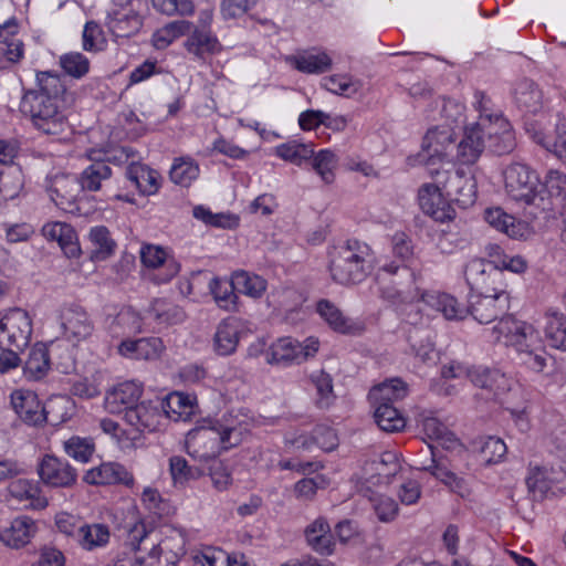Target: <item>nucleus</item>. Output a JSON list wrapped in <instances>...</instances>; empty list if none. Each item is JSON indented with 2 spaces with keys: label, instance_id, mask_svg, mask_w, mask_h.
Returning <instances> with one entry per match:
<instances>
[{
  "label": "nucleus",
  "instance_id": "f257e3e1",
  "mask_svg": "<svg viewBox=\"0 0 566 566\" xmlns=\"http://www.w3.org/2000/svg\"><path fill=\"white\" fill-rule=\"evenodd\" d=\"M64 91L59 74L50 71L38 72L36 88L23 93L19 111L39 132L45 135H61L69 128L62 101Z\"/></svg>",
  "mask_w": 566,
  "mask_h": 566
},
{
  "label": "nucleus",
  "instance_id": "f03ea898",
  "mask_svg": "<svg viewBox=\"0 0 566 566\" xmlns=\"http://www.w3.org/2000/svg\"><path fill=\"white\" fill-rule=\"evenodd\" d=\"M249 433L247 424L226 420L211 427H200L190 430L186 438L189 455L200 461L216 458L222 451L239 446Z\"/></svg>",
  "mask_w": 566,
  "mask_h": 566
},
{
  "label": "nucleus",
  "instance_id": "7ed1b4c3",
  "mask_svg": "<svg viewBox=\"0 0 566 566\" xmlns=\"http://www.w3.org/2000/svg\"><path fill=\"white\" fill-rule=\"evenodd\" d=\"M504 189L510 199L525 209L533 217L552 208L546 199L538 174L530 166L513 163L503 170Z\"/></svg>",
  "mask_w": 566,
  "mask_h": 566
},
{
  "label": "nucleus",
  "instance_id": "20e7f679",
  "mask_svg": "<svg viewBox=\"0 0 566 566\" xmlns=\"http://www.w3.org/2000/svg\"><path fill=\"white\" fill-rule=\"evenodd\" d=\"M373 269L370 247L358 240H347L329 253L328 270L334 282L342 285L363 282Z\"/></svg>",
  "mask_w": 566,
  "mask_h": 566
},
{
  "label": "nucleus",
  "instance_id": "39448f33",
  "mask_svg": "<svg viewBox=\"0 0 566 566\" xmlns=\"http://www.w3.org/2000/svg\"><path fill=\"white\" fill-rule=\"evenodd\" d=\"M474 108L479 112L474 126L484 135L488 147L497 155L510 153L515 147V137L510 122L495 108L483 92L474 93Z\"/></svg>",
  "mask_w": 566,
  "mask_h": 566
},
{
  "label": "nucleus",
  "instance_id": "423d86ee",
  "mask_svg": "<svg viewBox=\"0 0 566 566\" xmlns=\"http://www.w3.org/2000/svg\"><path fill=\"white\" fill-rule=\"evenodd\" d=\"M27 472L28 467L23 461L13 457H0V484L9 482L6 489L7 500L27 509H45L49 503L39 482L21 478Z\"/></svg>",
  "mask_w": 566,
  "mask_h": 566
},
{
  "label": "nucleus",
  "instance_id": "0eeeda50",
  "mask_svg": "<svg viewBox=\"0 0 566 566\" xmlns=\"http://www.w3.org/2000/svg\"><path fill=\"white\" fill-rule=\"evenodd\" d=\"M492 337L495 342L512 347L516 353L538 346L542 340L537 328L512 315L501 317V319L491 328Z\"/></svg>",
  "mask_w": 566,
  "mask_h": 566
},
{
  "label": "nucleus",
  "instance_id": "6e6552de",
  "mask_svg": "<svg viewBox=\"0 0 566 566\" xmlns=\"http://www.w3.org/2000/svg\"><path fill=\"white\" fill-rule=\"evenodd\" d=\"M32 318L22 308L0 312V348L24 349L32 335Z\"/></svg>",
  "mask_w": 566,
  "mask_h": 566
},
{
  "label": "nucleus",
  "instance_id": "1a4fd4ad",
  "mask_svg": "<svg viewBox=\"0 0 566 566\" xmlns=\"http://www.w3.org/2000/svg\"><path fill=\"white\" fill-rule=\"evenodd\" d=\"M429 174L461 208L465 209L475 202L476 181L471 172L457 169L452 174H447L430 168Z\"/></svg>",
  "mask_w": 566,
  "mask_h": 566
},
{
  "label": "nucleus",
  "instance_id": "9d476101",
  "mask_svg": "<svg viewBox=\"0 0 566 566\" xmlns=\"http://www.w3.org/2000/svg\"><path fill=\"white\" fill-rule=\"evenodd\" d=\"M510 308V294L505 286L493 287V292L471 296L468 312L481 324H489Z\"/></svg>",
  "mask_w": 566,
  "mask_h": 566
},
{
  "label": "nucleus",
  "instance_id": "9b49d317",
  "mask_svg": "<svg viewBox=\"0 0 566 566\" xmlns=\"http://www.w3.org/2000/svg\"><path fill=\"white\" fill-rule=\"evenodd\" d=\"M186 543L184 530L169 527L164 539L149 551L146 566H175L186 552Z\"/></svg>",
  "mask_w": 566,
  "mask_h": 566
},
{
  "label": "nucleus",
  "instance_id": "f8f14e48",
  "mask_svg": "<svg viewBox=\"0 0 566 566\" xmlns=\"http://www.w3.org/2000/svg\"><path fill=\"white\" fill-rule=\"evenodd\" d=\"M44 187L56 207L66 212H73L76 209L81 187L75 176L67 174L48 176Z\"/></svg>",
  "mask_w": 566,
  "mask_h": 566
},
{
  "label": "nucleus",
  "instance_id": "ddd939ff",
  "mask_svg": "<svg viewBox=\"0 0 566 566\" xmlns=\"http://www.w3.org/2000/svg\"><path fill=\"white\" fill-rule=\"evenodd\" d=\"M464 275L471 290L478 293L493 292V287L505 286L503 272L483 259L471 260L465 266Z\"/></svg>",
  "mask_w": 566,
  "mask_h": 566
},
{
  "label": "nucleus",
  "instance_id": "4468645a",
  "mask_svg": "<svg viewBox=\"0 0 566 566\" xmlns=\"http://www.w3.org/2000/svg\"><path fill=\"white\" fill-rule=\"evenodd\" d=\"M40 480L52 488H70L77 479L76 470L66 461L45 454L38 464Z\"/></svg>",
  "mask_w": 566,
  "mask_h": 566
},
{
  "label": "nucleus",
  "instance_id": "2eb2a0df",
  "mask_svg": "<svg viewBox=\"0 0 566 566\" xmlns=\"http://www.w3.org/2000/svg\"><path fill=\"white\" fill-rule=\"evenodd\" d=\"M60 326L64 337L73 345L86 339L94 325L86 311L80 306H66L60 312Z\"/></svg>",
  "mask_w": 566,
  "mask_h": 566
},
{
  "label": "nucleus",
  "instance_id": "dca6fc26",
  "mask_svg": "<svg viewBox=\"0 0 566 566\" xmlns=\"http://www.w3.org/2000/svg\"><path fill=\"white\" fill-rule=\"evenodd\" d=\"M401 469L400 462L395 453L385 452L377 460L366 464L360 478L359 486H382L388 485Z\"/></svg>",
  "mask_w": 566,
  "mask_h": 566
},
{
  "label": "nucleus",
  "instance_id": "f3484780",
  "mask_svg": "<svg viewBox=\"0 0 566 566\" xmlns=\"http://www.w3.org/2000/svg\"><path fill=\"white\" fill-rule=\"evenodd\" d=\"M484 219L492 228L511 239L527 240L533 235V228L528 222L516 219L500 207L486 209Z\"/></svg>",
  "mask_w": 566,
  "mask_h": 566
},
{
  "label": "nucleus",
  "instance_id": "a211bd4d",
  "mask_svg": "<svg viewBox=\"0 0 566 566\" xmlns=\"http://www.w3.org/2000/svg\"><path fill=\"white\" fill-rule=\"evenodd\" d=\"M84 481L92 485L122 484L132 488L134 475L119 462H103L86 471Z\"/></svg>",
  "mask_w": 566,
  "mask_h": 566
},
{
  "label": "nucleus",
  "instance_id": "6ab92c4d",
  "mask_svg": "<svg viewBox=\"0 0 566 566\" xmlns=\"http://www.w3.org/2000/svg\"><path fill=\"white\" fill-rule=\"evenodd\" d=\"M10 398L14 412L27 424L39 426L46 420L44 408L32 390L17 389Z\"/></svg>",
  "mask_w": 566,
  "mask_h": 566
},
{
  "label": "nucleus",
  "instance_id": "aec40b11",
  "mask_svg": "<svg viewBox=\"0 0 566 566\" xmlns=\"http://www.w3.org/2000/svg\"><path fill=\"white\" fill-rule=\"evenodd\" d=\"M441 185L426 184L419 190V205L421 210L437 221L451 220L454 210L444 199Z\"/></svg>",
  "mask_w": 566,
  "mask_h": 566
},
{
  "label": "nucleus",
  "instance_id": "412c9836",
  "mask_svg": "<svg viewBox=\"0 0 566 566\" xmlns=\"http://www.w3.org/2000/svg\"><path fill=\"white\" fill-rule=\"evenodd\" d=\"M18 31L19 25L14 18L0 24V69H8L20 62L24 55L23 42L17 38Z\"/></svg>",
  "mask_w": 566,
  "mask_h": 566
},
{
  "label": "nucleus",
  "instance_id": "4be33fe9",
  "mask_svg": "<svg viewBox=\"0 0 566 566\" xmlns=\"http://www.w3.org/2000/svg\"><path fill=\"white\" fill-rule=\"evenodd\" d=\"M244 329V323L238 317L222 319L213 336V350L220 356H229L237 350Z\"/></svg>",
  "mask_w": 566,
  "mask_h": 566
},
{
  "label": "nucleus",
  "instance_id": "5701e85b",
  "mask_svg": "<svg viewBox=\"0 0 566 566\" xmlns=\"http://www.w3.org/2000/svg\"><path fill=\"white\" fill-rule=\"evenodd\" d=\"M142 263L148 269L164 268L165 274L158 279L164 283L170 281L180 271V264L160 245L146 243L139 251Z\"/></svg>",
  "mask_w": 566,
  "mask_h": 566
},
{
  "label": "nucleus",
  "instance_id": "b1692460",
  "mask_svg": "<svg viewBox=\"0 0 566 566\" xmlns=\"http://www.w3.org/2000/svg\"><path fill=\"white\" fill-rule=\"evenodd\" d=\"M290 65L304 74H322L332 69L333 59L319 48L298 51L286 60Z\"/></svg>",
  "mask_w": 566,
  "mask_h": 566
},
{
  "label": "nucleus",
  "instance_id": "393cba45",
  "mask_svg": "<svg viewBox=\"0 0 566 566\" xmlns=\"http://www.w3.org/2000/svg\"><path fill=\"white\" fill-rule=\"evenodd\" d=\"M143 387L136 381H125L109 390L104 399V407L109 413L126 412L130 407H135L140 398Z\"/></svg>",
  "mask_w": 566,
  "mask_h": 566
},
{
  "label": "nucleus",
  "instance_id": "a878e982",
  "mask_svg": "<svg viewBox=\"0 0 566 566\" xmlns=\"http://www.w3.org/2000/svg\"><path fill=\"white\" fill-rule=\"evenodd\" d=\"M42 234L46 240L57 242L67 258H77L81 254L77 234L71 224L60 221L46 222L42 227Z\"/></svg>",
  "mask_w": 566,
  "mask_h": 566
},
{
  "label": "nucleus",
  "instance_id": "bb28decb",
  "mask_svg": "<svg viewBox=\"0 0 566 566\" xmlns=\"http://www.w3.org/2000/svg\"><path fill=\"white\" fill-rule=\"evenodd\" d=\"M453 128L450 125H439L427 132L422 145L430 158L452 160L450 150L453 149Z\"/></svg>",
  "mask_w": 566,
  "mask_h": 566
},
{
  "label": "nucleus",
  "instance_id": "cd10ccee",
  "mask_svg": "<svg viewBox=\"0 0 566 566\" xmlns=\"http://www.w3.org/2000/svg\"><path fill=\"white\" fill-rule=\"evenodd\" d=\"M163 418L164 415L159 408L145 402L130 407L124 415L125 421L137 431L138 436L145 431H156Z\"/></svg>",
  "mask_w": 566,
  "mask_h": 566
},
{
  "label": "nucleus",
  "instance_id": "c85d7f7f",
  "mask_svg": "<svg viewBox=\"0 0 566 566\" xmlns=\"http://www.w3.org/2000/svg\"><path fill=\"white\" fill-rule=\"evenodd\" d=\"M488 146L484 135L471 124L464 129V134L460 143L457 145L455 159L462 165H473Z\"/></svg>",
  "mask_w": 566,
  "mask_h": 566
},
{
  "label": "nucleus",
  "instance_id": "c756f323",
  "mask_svg": "<svg viewBox=\"0 0 566 566\" xmlns=\"http://www.w3.org/2000/svg\"><path fill=\"white\" fill-rule=\"evenodd\" d=\"M316 311L326 324L337 333L357 335L364 331L363 324L346 317L343 312L332 302L321 300Z\"/></svg>",
  "mask_w": 566,
  "mask_h": 566
},
{
  "label": "nucleus",
  "instance_id": "7c9ffc66",
  "mask_svg": "<svg viewBox=\"0 0 566 566\" xmlns=\"http://www.w3.org/2000/svg\"><path fill=\"white\" fill-rule=\"evenodd\" d=\"M165 346L158 337L124 340L118 346L122 356L130 359L154 360L160 357Z\"/></svg>",
  "mask_w": 566,
  "mask_h": 566
},
{
  "label": "nucleus",
  "instance_id": "2f4dec72",
  "mask_svg": "<svg viewBox=\"0 0 566 566\" xmlns=\"http://www.w3.org/2000/svg\"><path fill=\"white\" fill-rule=\"evenodd\" d=\"M59 347V343H51L50 347L41 343L35 344L25 361L24 376L30 380L44 378L50 369V356L55 355Z\"/></svg>",
  "mask_w": 566,
  "mask_h": 566
},
{
  "label": "nucleus",
  "instance_id": "473e14b6",
  "mask_svg": "<svg viewBox=\"0 0 566 566\" xmlns=\"http://www.w3.org/2000/svg\"><path fill=\"white\" fill-rule=\"evenodd\" d=\"M469 378L474 386L488 390L495 398L511 389V380L497 369L476 367L470 371Z\"/></svg>",
  "mask_w": 566,
  "mask_h": 566
},
{
  "label": "nucleus",
  "instance_id": "72a5a7b5",
  "mask_svg": "<svg viewBox=\"0 0 566 566\" xmlns=\"http://www.w3.org/2000/svg\"><path fill=\"white\" fill-rule=\"evenodd\" d=\"M35 523L27 517L14 518L10 526L0 531V541L9 547L20 548L27 545L35 533Z\"/></svg>",
  "mask_w": 566,
  "mask_h": 566
},
{
  "label": "nucleus",
  "instance_id": "f704fd0d",
  "mask_svg": "<svg viewBox=\"0 0 566 566\" xmlns=\"http://www.w3.org/2000/svg\"><path fill=\"white\" fill-rule=\"evenodd\" d=\"M109 538L111 532L107 525L102 523H92L81 524L78 526L75 542L82 549L93 552L105 547L109 543Z\"/></svg>",
  "mask_w": 566,
  "mask_h": 566
},
{
  "label": "nucleus",
  "instance_id": "c9c22d12",
  "mask_svg": "<svg viewBox=\"0 0 566 566\" xmlns=\"http://www.w3.org/2000/svg\"><path fill=\"white\" fill-rule=\"evenodd\" d=\"M358 490L370 502L378 521L389 523L397 517L399 507L392 497L374 491L370 485L358 486Z\"/></svg>",
  "mask_w": 566,
  "mask_h": 566
},
{
  "label": "nucleus",
  "instance_id": "e433bc0d",
  "mask_svg": "<svg viewBox=\"0 0 566 566\" xmlns=\"http://www.w3.org/2000/svg\"><path fill=\"white\" fill-rule=\"evenodd\" d=\"M422 301L431 308L440 312L447 319H463L468 314V308L460 305L451 295L446 293H423Z\"/></svg>",
  "mask_w": 566,
  "mask_h": 566
},
{
  "label": "nucleus",
  "instance_id": "4c0bfd02",
  "mask_svg": "<svg viewBox=\"0 0 566 566\" xmlns=\"http://www.w3.org/2000/svg\"><path fill=\"white\" fill-rule=\"evenodd\" d=\"M422 301L431 308L440 312L447 319H463L468 314V308L460 305L451 295L446 293H423Z\"/></svg>",
  "mask_w": 566,
  "mask_h": 566
},
{
  "label": "nucleus",
  "instance_id": "58836bf2",
  "mask_svg": "<svg viewBox=\"0 0 566 566\" xmlns=\"http://www.w3.org/2000/svg\"><path fill=\"white\" fill-rule=\"evenodd\" d=\"M126 177L143 195H154L159 189V174L145 165L130 163Z\"/></svg>",
  "mask_w": 566,
  "mask_h": 566
},
{
  "label": "nucleus",
  "instance_id": "ea45409f",
  "mask_svg": "<svg viewBox=\"0 0 566 566\" xmlns=\"http://www.w3.org/2000/svg\"><path fill=\"white\" fill-rule=\"evenodd\" d=\"M307 544L322 555H331L334 551L331 526L323 517L316 518L305 530Z\"/></svg>",
  "mask_w": 566,
  "mask_h": 566
},
{
  "label": "nucleus",
  "instance_id": "a19ab883",
  "mask_svg": "<svg viewBox=\"0 0 566 566\" xmlns=\"http://www.w3.org/2000/svg\"><path fill=\"white\" fill-rule=\"evenodd\" d=\"M408 395V385L399 378L386 380L373 387L368 394L370 403H390L402 400Z\"/></svg>",
  "mask_w": 566,
  "mask_h": 566
},
{
  "label": "nucleus",
  "instance_id": "79ce46f5",
  "mask_svg": "<svg viewBox=\"0 0 566 566\" xmlns=\"http://www.w3.org/2000/svg\"><path fill=\"white\" fill-rule=\"evenodd\" d=\"M424 470L443 483L451 492L458 494L462 499L471 494L469 483L461 476L450 471L443 462L432 459L431 464L424 467Z\"/></svg>",
  "mask_w": 566,
  "mask_h": 566
},
{
  "label": "nucleus",
  "instance_id": "37998d69",
  "mask_svg": "<svg viewBox=\"0 0 566 566\" xmlns=\"http://www.w3.org/2000/svg\"><path fill=\"white\" fill-rule=\"evenodd\" d=\"M543 191L552 205L548 211L566 208V175L558 170H549L543 184Z\"/></svg>",
  "mask_w": 566,
  "mask_h": 566
},
{
  "label": "nucleus",
  "instance_id": "c03bdc74",
  "mask_svg": "<svg viewBox=\"0 0 566 566\" xmlns=\"http://www.w3.org/2000/svg\"><path fill=\"white\" fill-rule=\"evenodd\" d=\"M300 342L291 337H282L274 342L266 350V361L269 364H292L300 363L298 348Z\"/></svg>",
  "mask_w": 566,
  "mask_h": 566
},
{
  "label": "nucleus",
  "instance_id": "a18cd8bd",
  "mask_svg": "<svg viewBox=\"0 0 566 566\" xmlns=\"http://www.w3.org/2000/svg\"><path fill=\"white\" fill-rule=\"evenodd\" d=\"M160 411L164 418H169L174 421L186 420L193 411L191 398L182 392H171L161 402Z\"/></svg>",
  "mask_w": 566,
  "mask_h": 566
},
{
  "label": "nucleus",
  "instance_id": "49530a36",
  "mask_svg": "<svg viewBox=\"0 0 566 566\" xmlns=\"http://www.w3.org/2000/svg\"><path fill=\"white\" fill-rule=\"evenodd\" d=\"M142 18L134 11H117L108 18L107 27L116 38H128L142 28Z\"/></svg>",
  "mask_w": 566,
  "mask_h": 566
},
{
  "label": "nucleus",
  "instance_id": "de8ad7c7",
  "mask_svg": "<svg viewBox=\"0 0 566 566\" xmlns=\"http://www.w3.org/2000/svg\"><path fill=\"white\" fill-rule=\"evenodd\" d=\"M185 48L189 53L203 57L205 54L220 52L221 44L210 30L196 29L185 42Z\"/></svg>",
  "mask_w": 566,
  "mask_h": 566
},
{
  "label": "nucleus",
  "instance_id": "09e8293b",
  "mask_svg": "<svg viewBox=\"0 0 566 566\" xmlns=\"http://www.w3.org/2000/svg\"><path fill=\"white\" fill-rule=\"evenodd\" d=\"M377 426L386 432H399L406 427L401 412L390 403H371Z\"/></svg>",
  "mask_w": 566,
  "mask_h": 566
},
{
  "label": "nucleus",
  "instance_id": "8fccbe9b",
  "mask_svg": "<svg viewBox=\"0 0 566 566\" xmlns=\"http://www.w3.org/2000/svg\"><path fill=\"white\" fill-rule=\"evenodd\" d=\"M545 335L555 348L566 349V317L557 308L545 312Z\"/></svg>",
  "mask_w": 566,
  "mask_h": 566
},
{
  "label": "nucleus",
  "instance_id": "3c124183",
  "mask_svg": "<svg viewBox=\"0 0 566 566\" xmlns=\"http://www.w3.org/2000/svg\"><path fill=\"white\" fill-rule=\"evenodd\" d=\"M199 174V165L190 156L175 158L169 171L170 180L181 187H189Z\"/></svg>",
  "mask_w": 566,
  "mask_h": 566
},
{
  "label": "nucleus",
  "instance_id": "603ef678",
  "mask_svg": "<svg viewBox=\"0 0 566 566\" xmlns=\"http://www.w3.org/2000/svg\"><path fill=\"white\" fill-rule=\"evenodd\" d=\"M23 188V175L15 166L0 165V200H11Z\"/></svg>",
  "mask_w": 566,
  "mask_h": 566
},
{
  "label": "nucleus",
  "instance_id": "864d4df0",
  "mask_svg": "<svg viewBox=\"0 0 566 566\" xmlns=\"http://www.w3.org/2000/svg\"><path fill=\"white\" fill-rule=\"evenodd\" d=\"M422 431L429 440L436 441L444 449H454L459 444L455 436L434 417L423 419Z\"/></svg>",
  "mask_w": 566,
  "mask_h": 566
},
{
  "label": "nucleus",
  "instance_id": "5fc2aeb1",
  "mask_svg": "<svg viewBox=\"0 0 566 566\" xmlns=\"http://www.w3.org/2000/svg\"><path fill=\"white\" fill-rule=\"evenodd\" d=\"M112 170L105 160H96L86 167L81 174L78 181L81 191H97L102 187V181L109 179Z\"/></svg>",
  "mask_w": 566,
  "mask_h": 566
},
{
  "label": "nucleus",
  "instance_id": "6e6d98bb",
  "mask_svg": "<svg viewBox=\"0 0 566 566\" xmlns=\"http://www.w3.org/2000/svg\"><path fill=\"white\" fill-rule=\"evenodd\" d=\"M313 170L319 176L323 182L329 185L335 180V170L338 166V157L331 149H322L314 153L312 158Z\"/></svg>",
  "mask_w": 566,
  "mask_h": 566
},
{
  "label": "nucleus",
  "instance_id": "4d7b16f0",
  "mask_svg": "<svg viewBox=\"0 0 566 566\" xmlns=\"http://www.w3.org/2000/svg\"><path fill=\"white\" fill-rule=\"evenodd\" d=\"M191 29V22L186 20L172 21L158 29L153 34V44L156 49L163 50L169 46L175 40L188 33Z\"/></svg>",
  "mask_w": 566,
  "mask_h": 566
},
{
  "label": "nucleus",
  "instance_id": "13d9d810",
  "mask_svg": "<svg viewBox=\"0 0 566 566\" xmlns=\"http://www.w3.org/2000/svg\"><path fill=\"white\" fill-rule=\"evenodd\" d=\"M274 153L285 161L296 166H302L303 163L312 158L314 149L311 145L300 143L297 140H290L276 146Z\"/></svg>",
  "mask_w": 566,
  "mask_h": 566
},
{
  "label": "nucleus",
  "instance_id": "bf43d9fd",
  "mask_svg": "<svg viewBox=\"0 0 566 566\" xmlns=\"http://www.w3.org/2000/svg\"><path fill=\"white\" fill-rule=\"evenodd\" d=\"M63 450L75 461L87 463L95 452V442L90 437L72 436L63 442Z\"/></svg>",
  "mask_w": 566,
  "mask_h": 566
},
{
  "label": "nucleus",
  "instance_id": "052dcab7",
  "mask_svg": "<svg viewBox=\"0 0 566 566\" xmlns=\"http://www.w3.org/2000/svg\"><path fill=\"white\" fill-rule=\"evenodd\" d=\"M233 284L238 292L253 298L261 297L266 290V281L263 277L242 270L233 273Z\"/></svg>",
  "mask_w": 566,
  "mask_h": 566
},
{
  "label": "nucleus",
  "instance_id": "680f3d73",
  "mask_svg": "<svg viewBox=\"0 0 566 566\" xmlns=\"http://www.w3.org/2000/svg\"><path fill=\"white\" fill-rule=\"evenodd\" d=\"M515 99L520 107L535 113L542 106V92L534 82L524 80L515 88Z\"/></svg>",
  "mask_w": 566,
  "mask_h": 566
},
{
  "label": "nucleus",
  "instance_id": "e2e57ef3",
  "mask_svg": "<svg viewBox=\"0 0 566 566\" xmlns=\"http://www.w3.org/2000/svg\"><path fill=\"white\" fill-rule=\"evenodd\" d=\"M322 86L333 94L352 96L361 88V83L347 74H334L325 76Z\"/></svg>",
  "mask_w": 566,
  "mask_h": 566
},
{
  "label": "nucleus",
  "instance_id": "0e129e2a",
  "mask_svg": "<svg viewBox=\"0 0 566 566\" xmlns=\"http://www.w3.org/2000/svg\"><path fill=\"white\" fill-rule=\"evenodd\" d=\"M533 138L559 159L566 161V124L557 125L554 136L535 133Z\"/></svg>",
  "mask_w": 566,
  "mask_h": 566
},
{
  "label": "nucleus",
  "instance_id": "69168bd1",
  "mask_svg": "<svg viewBox=\"0 0 566 566\" xmlns=\"http://www.w3.org/2000/svg\"><path fill=\"white\" fill-rule=\"evenodd\" d=\"M59 64L69 76L82 78L90 72L91 62L81 52H69L62 54Z\"/></svg>",
  "mask_w": 566,
  "mask_h": 566
},
{
  "label": "nucleus",
  "instance_id": "338daca9",
  "mask_svg": "<svg viewBox=\"0 0 566 566\" xmlns=\"http://www.w3.org/2000/svg\"><path fill=\"white\" fill-rule=\"evenodd\" d=\"M88 238L94 245L93 253L95 259L104 260L114 252L116 243L111 238V233L106 227L99 226L92 228Z\"/></svg>",
  "mask_w": 566,
  "mask_h": 566
},
{
  "label": "nucleus",
  "instance_id": "774afa93",
  "mask_svg": "<svg viewBox=\"0 0 566 566\" xmlns=\"http://www.w3.org/2000/svg\"><path fill=\"white\" fill-rule=\"evenodd\" d=\"M210 292L220 307L230 310L234 306L235 286L233 284V276L231 281L213 277L209 283Z\"/></svg>",
  "mask_w": 566,
  "mask_h": 566
}]
</instances>
